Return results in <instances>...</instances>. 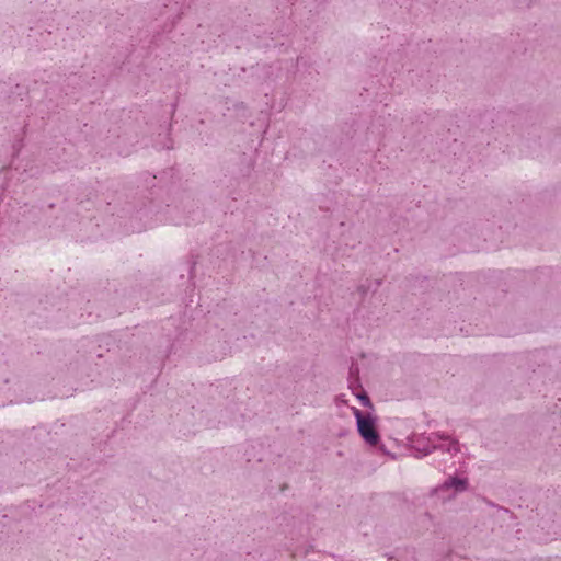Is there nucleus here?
Masks as SVG:
<instances>
[{"label":"nucleus","instance_id":"1","mask_svg":"<svg viewBox=\"0 0 561 561\" xmlns=\"http://www.w3.org/2000/svg\"><path fill=\"white\" fill-rule=\"evenodd\" d=\"M352 411L356 419V427L360 437L367 445L377 446L380 442V435L377 431V417L371 413H364L357 408H352Z\"/></svg>","mask_w":561,"mask_h":561},{"label":"nucleus","instance_id":"2","mask_svg":"<svg viewBox=\"0 0 561 561\" xmlns=\"http://www.w3.org/2000/svg\"><path fill=\"white\" fill-rule=\"evenodd\" d=\"M413 447L421 456H426L437 448L446 449L447 451H458V444L456 442L438 433L431 434L427 438H416L413 442Z\"/></svg>","mask_w":561,"mask_h":561},{"label":"nucleus","instance_id":"3","mask_svg":"<svg viewBox=\"0 0 561 561\" xmlns=\"http://www.w3.org/2000/svg\"><path fill=\"white\" fill-rule=\"evenodd\" d=\"M468 486V482L462 478H450L446 480L442 486L443 490H454L456 493L463 492Z\"/></svg>","mask_w":561,"mask_h":561},{"label":"nucleus","instance_id":"4","mask_svg":"<svg viewBox=\"0 0 561 561\" xmlns=\"http://www.w3.org/2000/svg\"><path fill=\"white\" fill-rule=\"evenodd\" d=\"M357 398L363 405L371 408L370 399L368 398V396L366 393H359V394H357Z\"/></svg>","mask_w":561,"mask_h":561}]
</instances>
